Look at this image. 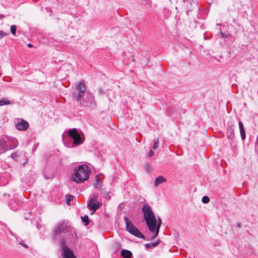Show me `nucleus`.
Instances as JSON below:
<instances>
[{"label": "nucleus", "mask_w": 258, "mask_h": 258, "mask_svg": "<svg viewBox=\"0 0 258 258\" xmlns=\"http://www.w3.org/2000/svg\"><path fill=\"white\" fill-rule=\"evenodd\" d=\"M86 92V87L83 81L77 84L75 90L73 92L72 98L76 100L82 107H86L94 109L97 106L93 94L87 92L85 98L83 96Z\"/></svg>", "instance_id": "f257e3e1"}, {"label": "nucleus", "mask_w": 258, "mask_h": 258, "mask_svg": "<svg viewBox=\"0 0 258 258\" xmlns=\"http://www.w3.org/2000/svg\"><path fill=\"white\" fill-rule=\"evenodd\" d=\"M62 138L64 144L71 148L82 144L84 141L83 134L78 132L75 128L70 130L66 135H62Z\"/></svg>", "instance_id": "f03ea898"}, {"label": "nucleus", "mask_w": 258, "mask_h": 258, "mask_svg": "<svg viewBox=\"0 0 258 258\" xmlns=\"http://www.w3.org/2000/svg\"><path fill=\"white\" fill-rule=\"evenodd\" d=\"M90 173V169L87 165H80L74 169L72 179L76 183H82L89 178Z\"/></svg>", "instance_id": "7ed1b4c3"}, {"label": "nucleus", "mask_w": 258, "mask_h": 258, "mask_svg": "<svg viewBox=\"0 0 258 258\" xmlns=\"http://www.w3.org/2000/svg\"><path fill=\"white\" fill-rule=\"evenodd\" d=\"M142 211L144 219L148 227H151L150 225L156 224V218L151 206L149 204H145L142 208Z\"/></svg>", "instance_id": "20e7f679"}, {"label": "nucleus", "mask_w": 258, "mask_h": 258, "mask_svg": "<svg viewBox=\"0 0 258 258\" xmlns=\"http://www.w3.org/2000/svg\"><path fill=\"white\" fill-rule=\"evenodd\" d=\"M69 227L65 221H61L57 223L52 231L53 239L56 240L61 234L69 232Z\"/></svg>", "instance_id": "39448f33"}, {"label": "nucleus", "mask_w": 258, "mask_h": 258, "mask_svg": "<svg viewBox=\"0 0 258 258\" xmlns=\"http://www.w3.org/2000/svg\"><path fill=\"white\" fill-rule=\"evenodd\" d=\"M126 230L135 236L146 240V237L136 228L126 217L124 218Z\"/></svg>", "instance_id": "423d86ee"}, {"label": "nucleus", "mask_w": 258, "mask_h": 258, "mask_svg": "<svg viewBox=\"0 0 258 258\" xmlns=\"http://www.w3.org/2000/svg\"><path fill=\"white\" fill-rule=\"evenodd\" d=\"M98 198V196L97 195L95 194L91 195V199L88 202L87 207L92 212V214L102 206V203L97 202Z\"/></svg>", "instance_id": "0eeeda50"}, {"label": "nucleus", "mask_w": 258, "mask_h": 258, "mask_svg": "<svg viewBox=\"0 0 258 258\" xmlns=\"http://www.w3.org/2000/svg\"><path fill=\"white\" fill-rule=\"evenodd\" d=\"M62 258H77L74 251L70 247H66L61 251Z\"/></svg>", "instance_id": "6e6552de"}, {"label": "nucleus", "mask_w": 258, "mask_h": 258, "mask_svg": "<svg viewBox=\"0 0 258 258\" xmlns=\"http://www.w3.org/2000/svg\"><path fill=\"white\" fill-rule=\"evenodd\" d=\"M15 126L18 130L25 131L28 128L29 124L27 121L22 119L16 124Z\"/></svg>", "instance_id": "1a4fd4ad"}, {"label": "nucleus", "mask_w": 258, "mask_h": 258, "mask_svg": "<svg viewBox=\"0 0 258 258\" xmlns=\"http://www.w3.org/2000/svg\"><path fill=\"white\" fill-rule=\"evenodd\" d=\"M9 150L6 141L3 138H0V154L5 153Z\"/></svg>", "instance_id": "9d476101"}, {"label": "nucleus", "mask_w": 258, "mask_h": 258, "mask_svg": "<svg viewBox=\"0 0 258 258\" xmlns=\"http://www.w3.org/2000/svg\"><path fill=\"white\" fill-rule=\"evenodd\" d=\"M150 226L151 227H148V228L151 232L153 233V234L152 236V238L154 239L156 237H157L159 234V229L156 228V224L153 225H150Z\"/></svg>", "instance_id": "9b49d317"}, {"label": "nucleus", "mask_w": 258, "mask_h": 258, "mask_svg": "<svg viewBox=\"0 0 258 258\" xmlns=\"http://www.w3.org/2000/svg\"><path fill=\"white\" fill-rule=\"evenodd\" d=\"M9 143H10V147L9 149H13L16 148L18 145V140L13 137H9Z\"/></svg>", "instance_id": "f8f14e48"}, {"label": "nucleus", "mask_w": 258, "mask_h": 258, "mask_svg": "<svg viewBox=\"0 0 258 258\" xmlns=\"http://www.w3.org/2000/svg\"><path fill=\"white\" fill-rule=\"evenodd\" d=\"M238 125H239L241 138L242 140L244 141L245 139L246 136H245V130L244 128L243 124L241 121H239L238 122Z\"/></svg>", "instance_id": "ddd939ff"}, {"label": "nucleus", "mask_w": 258, "mask_h": 258, "mask_svg": "<svg viewBox=\"0 0 258 258\" xmlns=\"http://www.w3.org/2000/svg\"><path fill=\"white\" fill-rule=\"evenodd\" d=\"M227 138L233 140L235 137L234 130L232 126H229L227 130Z\"/></svg>", "instance_id": "4468645a"}, {"label": "nucleus", "mask_w": 258, "mask_h": 258, "mask_svg": "<svg viewBox=\"0 0 258 258\" xmlns=\"http://www.w3.org/2000/svg\"><path fill=\"white\" fill-rule=\"evenodd\" d=\"M166 181V179L163 176L161 175L159 176L155 180L154 186L156 187L159 184L165 182Z\"/></svg>", "instance_id": "2eb2a0df"}, {"label": "nucleus", "mask_w": 258, "mask_h": 258, "mask_svg": "<svg viewBox=\"0 0 258 258\" xmlns=\"http://www.w3.org/2000/svg\"><path fill=\"white\" fill-rule=\"evenodd\" d=\"M120 254L123 258H131L132 256V252L127 249H122Z\"/></svg>", "instance_id": "dca6fc26"}, {"label": "nucleus", "mask_w": 258, "mask_h": 258, "mask_svg": "<svg viewBox=\"0 0 258 258\" xmlns=\"http://www.w3.org/2000/svg\"><path fill=\"white\" fill-rule=\"evenodd\" d=\"M160 242V241L159 240H157L156 242L153 243H147L145 245V246L146 248L152 249L155 247L157 246L159 244Z\"/></svg>", "instance_id": "f3484780"}, {"label": "nucleus", "mask_w": 258, "mask_h": 258, "mask_svg": "<svg viewBox=\"0 0 258 258\" xmlns=\"http://www.w3.org/2000/svg\"><path fill=\"white\" fill-rule=\"evenodd\" d=\"M60 248L61 251L64 249L66 247H69L67 245V242L66 240L62 238L60 240Z\"/></svg>", "instance_id": "a211bd4d"}, {"label": "nucleus", "mask_w": 258, "mask_h": 258, "mask_svg": "<svg viewBox=\"0 0 258 258\" xmlns=\"http://www.w3.org/2000/svg\"><path fill=\"white\" fill-rule=\"evenodd\" d=\"M101 181L98 177L96 179V183H94V186L96 189H100L101 187Z\"/></svg>", "instance_id": "6ab92c4d"}, {"label": "nucleus", "mask_w": 258, "mask_h": 258, "mask_svg": "<svg viewBox=\"0 0 258 258\" xmlns=\"http://www.w3.org/2000/svg\"><path fill=\"white\" fill-rule=\"evenodd\" d=\"M74 197L72 196L71 195H67L66 196V201L67 204L68 205H71V201H72L73 200Z\"/></svg>", "instance_id": "aec40b11"}, {"label": "nucleus", "mask_w": 258, "mask_h": 258, "mask_svg": "<svg viewBox=\"0 0 258 258\" xmlns=\"http://www.w3.org/2000/svg\"><path fill=\"white\" fill-rule=\"evenodd\" d=\"M81 219H82V222L83 223H84V224L86 226L89 224L90 221L89 219V217L87 215H86L82 217Z\"/></svg>", "instance_id": "412c9836"}, {"label": "nucleus", "mask_w": 258, "mask_h": 258, "mask_svg": "<svg viewBox=\"0 0 258 258\" xmlns=\"http://www.w3.org/2000/svg\"><path fill=\"white\" fill-rule=\"evenodd\" d=\"M10 104V101L3 98L0 100V106H3L4 105H9Z\"/></svg>", "instance_id": "4be33fe9"}, {"label": "nucleus", "mask_w": 258, "mask_h": 258, "mask_svg": "<svg viewBox=\"0 0 258 258\" xmlns=\"http://www.w3.org/2000/svg\"><path fill=\"white\" fill-rule=\"evenodd\" d=\"M18 157H19V155H18L17 151H16V152L12 153L11 155V157L13 160H15L16 161H18Z\"/></svg>", "instance_id": "5701e85b"}, {"label": "nucleus", "mask_w": 258, "mask_h": 258, "mask_svg": "<svg viewBox=\"0 0 258 258\" xmlns=\"http://www.w3.org/2000/svg\"><path fill=\"white\" fill-rule=\"evenodd\" d=\"M17 30V26L15 25H12L11 26L10 30L11 32L13 35H15Z\"/></svg>", "instance_id": "b1692460"}, {"label": "nucleus", "mask_w": 258, "mask_h": 258, "mask_svg": "<svg viewBox=\"0 0 258 258\" xmlns=\"http://www.w3.org/2000/svg\"><path fill=\"white\" fill-rule=\"evenodd\" d=\"M159 143V140L158 138H157L155 140H154V142L153 145V148L154 149H156L158 147Z\"/></svg>", "instance_id": "393cba45"}, {"label": "nucleus", "mask_w": 258, "mask_h": 258, "mask_svg": "<svg viewBox=\"0 0 258 258\" xmlns=\"http://www.w3.org/2000/svg\"><path fill=\"white\" fill-rule=\"evenodd\" d=\"M162 221L161 219L158 217V221L157 220V223L156 224V228L160 229Z\"/></svg>", "instance_id": "a878e982"}, {"label": "nucleus", "mask_w": 258, "mask_h": 258, "mask_svg": "<svg viewBox=\"0 0 258 258\" xmlns=\"http://www.w3.org/2000/svg\"><path fill=\"white\" fill-rule=\"evenodd\" d=\"M202 201L204 204H207L210 202V199L208 196H205L202 198Z\"/></svg>", "instance_id": "bb28decb"}, {"label": "nucleus", "mask_w": 258, "mask_h": 258, "mask_svg": "<svg viewBox=\"0 0 258 258\" xmlns=\"http://www.w3.org/2000/svg\"><path fill=\"white\" fill-rule=\"evenodd\" d=\"M220 34H221V37L223 38H228L231 36V35L229 34V33H224L223 32H221Z\"/></svg>", "instance_id": "cd10ccee"}, {"label": "nucleus", "mask_w": 258, "mask_h": 258, "mask_svg": "<svg viewBox=\"0 0 258 258\" xmlns=\"http://www.w3.org/2000/svg\"><path fill=\"white\" fill-rule=\"evenodd\" d=\"M8 33L5 32L4 31L0 30V40L8 35Z\"/></svg>", "instance_id": "c85d7f7f"}, {"label": "nucleus", "mask_w": 258, "mask_h": 258, "mask_svg": "<svg viewBox=\"0 0 258 258\" xmlns=\"http://www.w3.org/2000/svg\"><path fill=\"white\" fill-rule=\"evenodd\" d=\"M72 239H74L73 241H75V239L77 238V233L74 232V234H72Z\"/></svg>", "instance_id": "c756f323"}, {"label": "nucleus", "mask_w": 258, "mask_h": 258, "mask_svg": "<svg viewBox=\"0 0 258 258\" xmlns=\"http://www.w3.org/2000/svg\"><path fill=\"white\" fill-rule=\"evenodd\" d=\"M154 154V152L153 151H152V150H150L149 152V154H148V156L149 157H151L152 156V155H153Z\"/></svg>", "instance_id": "7c9ffc66"}, {"label": "nucleus", "mask_w": 258, "mask_h": 258, "mask_svg": "<svg viewBox=\"0 0 258 258\" xmlns=\"http://www.w3.org/2000/svg\"><path fill=\"white\" fill-rule=\"evenodd\" d=\"M150 164L149 163L146 164V170L148 171L149 169H150Z\"/></svg>", "instance_id": "2f4dec72"}, {"label": "nucleus", "mask_w": 258, "mask_h": 258, "mask_svg": "<svg viewBox=\"0 0 258 258\" xmlns=\"http://www.w3.org/2000/svg\"><path fill=\"white\" fill-rule=\"evenodd\" d=\"M36 227L38 229H40L41 228V225L39 223H37L36 224Z\"/></svg>", "instance_id": "473e14b6"}, {"label": "nucleus", "mask_w": 258, "mask_h": 258, "mask_svg": "<svg viewBox=\"0 0 258 258\" xmlns=\"http://www.w3.org/2000/svg\"><path fill=\"white\" fill-rule=\"evenodd\" d=\"M19 244L26 248H28V247L27 245H26L22 242H20Z\"/></svg>", "instance_id": "72a5a7b5"}, {"label": "nucleus", "mask_w": 258, "mask_h": 258, "mask_svg": "<svg viewBox=\"0 0 258 258\" xmlns=\"http://www.w3.org/2000/svg\"><path fill=\"white\" fill-rule=\"evenodd\" d=\"M236 226L238 227V228H240L241 227V224L239 222L237 223V224H236Z\"/></svg>", "instance_id": "f704fd0d"}, {"label": "nucleus", "mask_w": 258, "mask_h": 258, "mask_svg": "<svg viewBox=\"0 0 258 258\" xmlns=\"http://www.w3.org/2000/svg\"><path fill=\"white\" fill-rule=\"evenodd\" d=\"M192 11V10H191V9L190 8H188L187 7V8H186V12H188V11Z\"/></svg>", "instance_id": "c9c22d12"}, {"label": "nucleus", "mask_w": 258, "mask_h": 258, "mask_svg": "<svg viewBox=\"0 0 258 258\" xmlns=\"http://www.w3.org/2000/svg\"><path fill=\"white\" fill-rule=\"evenodd\" d=\"M44 175L45 178H46V179H49V178H50L51 177H51L50 176H48V175H46L45 174H44Z\"/></svg>", "instance_id": "e433bc0d"}, {"label": "nucleus", "mask_w": 258, "mask_h": 258, "mask_svg": "<svg viewBox=\"0 0 258 258\" xmlns=\"http://www.w3.org/2000/svg\"><path fill=\"white\" fill-rule=\"evenodd\" d=\"M27 46H28L29 47H30V48H31V47H33V45H32L31 43H28V44H27Z\"/></svg>", "instance_id": "4c0bfd02"}, {"label": "nucleus", "mask_w": 258, "mask_h": 258, "mask_svg": "<svg viewBox=\"0 0 258 258\" xmlns=\"http://www.w3.org/2000/svg\"><path fill=\"white\" fill-rule=\"evenodd\" d=\"M5 17V16L3 15H0V19H3Z\"/></svg>", "instance_id": "58836bf2"}, {"label": "nucleus", "mask_w": 258, "mask_h": 258, "mask_svg": "<svg viewBox=\"0 0 258 258\" xmlns=\"http://www.w3.org/2000/svg\"><path fill=\"white\" fill-rule=\"evenodd\" d=\"M27 162H28V159H27L26 161L23 164L24 166L26 164Z\"/></svg>", "instance_id": "ea45409f"}, {"label": "nucleus", "mask_w": 258, "mask_h": 258, "mask_svg": "<svg viewBox=\"0 0 258 258\" xmlns=\"http://www.w3.org/2000/svg\"><path fill=\"white\" fill-rule=\"evenodd\" d=\"M189 1L190 0H183V3H186V2H189L190 3Z\"/></svg>", "instance_id": "a19ab883"}, {"label": "nucleus", "mask_w": 258, "mask_h": 258, "mask_svg": "<svg viewBox=\"0 0 258 258\" xmlns=\"http://www.w3.org/2000/svg\"><path fill=\"white\" fill-rule=\"evenodd\" d=\"M167 112H168V113H170V108H167Z\"/></svg>", "instance_id": "79ce46f5"}, {"label": "nucleus", "mask_w": 258, "mask_h": 258, "mask_svg": "<svg viewBox=\"0 0 258 258\" xmlns=\"http://www.w3.org/2000/svg\"><path fill=\"white\" fill-rule=\"evenodd\" d=\"M256 142H258V135H257V140H256Z\"/></svg>", "instance_id": "37998d69"}, {"label": "nucleus", "mask_w": 258, "mask_h": 258, "mask_svg": "<svg viewBox=\"0 0 258 258\" xmlns=\"http://www.w3.org/2000/svg\"><path fill=\"white\" fill-rule=\"evenodd\" d=\"M132 61H135V60H134V58H133V59H132Z\"/></svg>", "instance_id": "c03bdc74"}, {"label": "nucleus", "mask_w": 258, "mask_h": 258, "mask_svg": "<svg viewBox=\"0 0 258 258\" xmlns=\"http://www.w3.org/2000/svg\"><path fill=\"white\" fill-rule=\"evenodd\" d=\"M100 92H103V91H102V90H100Z\"/></svg>", "instance_id": "a18cd8bd"}]
</instances>
